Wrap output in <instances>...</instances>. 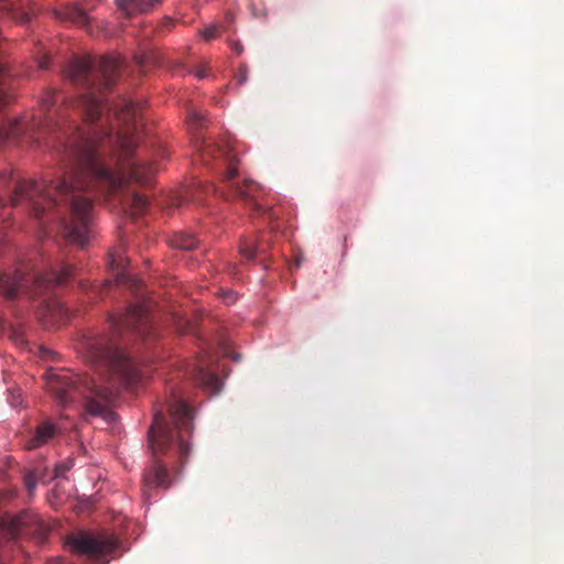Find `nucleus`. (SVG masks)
I'll use <instances>...</instances> for the list:
<instances>
[{
    "mask_svg": "<svg viewBox=\"0 0 564 564\" xmlns=\"http://www.w3.org/2000/svg\"><path fill=\"white\" fill-rule=\"evenodd\" d=\"M122 65L119 55L75 58L65 69V76L84 87L75 107L85 119V126H69L65 133V153L72 167L56 181H21L17 183L10 202L26 204L36 217L55 207L58 199L68 202L69 216L64 223L66 239L80 247L90 239L95 209L90 192L98 187L105 195L121 192L129 182L149 184L154 167L133 159L137 148V122L141 105L120 98L109 106L105 97Z\"/></svg>",
    "mask_w": 564,
    "mask_h": 564,
    "instance_id": "f257e3e1",
    "label": "nucleus"
},
{
    "mask_svg": "<svg viewBox=\"0 0 564 564\" xmlns=\"http://www.w3.org/2000/svg\"><path fill=\"white\" fill-rule=\"evenodd\" d=\"M46 388L55 402L66 406L82 397L84 409L91 416L109 417L115 387L97 384L95 380L66 369H50L45 373Z\"/></svg>",
    "mask_w": 564,
    "mask_h": 564,
    "instance_id": "f03ea898",
    "label": "nucleus"
},
{
    "mask_svg": "<svg viewBox=\"0 0 564 564\" xmlns=\"http://www.w3.org/2000/svg\"><path fill=\"white\" fill-rule=\"evenodd\" d=\"M78 350L93 365L105 367L127 388H134L142 380L138 365L107 336H84Z\"/></svg>",
    "mask_w": 564,
    "mask_h": 564,
    "instance_id": "7ed1b4c3",
    "label": "nucleus"
},
{
    "mask_svg": "<svg viewBox=\"0 0 564 564\" xmlns=\"http://www.w3.org/2000/svg\"><path fill=\"white\" fill-rule=\"evenodd\" d=\"M173 426L164 421L162 413H155L154 422L149 430V446L156 455L165 447L175 445L182 457H187L191 451L189 444L184 440L182 432L192 433L193 410L182 400H175L170 404Z\"/></svg>",
    "mask_w": 564,
    "mask_h": 564,
    "instance_id": "20e7f679",
    "label": "nucleus"
},
{
    "mask_svg": "<svg viewBox=\"0 0 564 564\" xmlns=\"http://www.w3.org/2000/svg\"><path fill=\"white\" fill-rule=\"evenodd\" d=\"M74 271L73 265H63L59 270H50L43 275L26 279L17 271L14 274H0V292L8 299H14L20 291L40 294L44 290L65 283Z\"/></svg>",
    "mask_w": 564,
    "mask_h": 564,
    "instance_id": "39448f33",
    "label": "nucleus"
},
{
    "mask_svg": "<svg viewBox=\"0 0 564 564\" xmlns=\"http://www.w3.org/2000/svg\"><path fill=\"white\" fill-rule=\"evenodd\" d=\"M111 326L116 333L133 330L142 337H147L152 330L150 318V303L143 300L130 306L124 314L111 318Z\"/></svg>",
    "mask_w": 564,
    "mask_h": 564,
    "instance_id": "423d86ee",
    "label": "nucleus"
},
{
    "mask_svg": "<svg viewBox=\"0 0 564 564\" xmlns=\"http://www.w3.org/2000/svg\"><path fill=\"white\" fill-rule=\"evenodd\" d=\"M66 543L73 554L89 557L110 554L117 549V541L112 536L85 532L69 536Z\"/></svg>",
    "mask_w": 564,
    "mask_h": 564,
    "instance_id": "0eeeda50",
    "label": "nucleus"
},
{
    "mask_svg": "<svg viewBox=\"0 0 564 564\" xmlns=\"http://www.w3.org/2000/svg\"><path fill=\"white\" fill-rule=\"evenodd\" d=\"M200 155L205 163L209 158L221 159L227 164L224 180L229 182L237 176L236 164L238 163L236 154L232 152L231 145H217L214 143H203L199 148Z\"/></svg>",
    "mask_w": 564,
    "mask_h": 564,
    "instance_id": "6e6552de",
    "label": "nucleus"
},
{
    "mask_svg": "<svg viewBox=\"0 0 564 564\" xmlns=\"http://www.w3.org/2000/svg\"><path fill=\"white\" fill-rule=\"evenodd\" d=\"M212 358L208 360L199 361V365H197L194 369V375L203 389L210 392L212 394H217L221 390L223 382L212 370Z\"/></svg>",
    "mask_w": 564,
    "mask_h": 564,
    "instance_id": "1a4fd4ad",
    "label": "nucleus"
},
{
    "mask_svg": "<svg viewBox=\"0 0 564 564\" xmlns=\"http://www.w3.org/2000/svg\"><path fill=\"white\" fill-rule=\"evenodd\" d=\"M57 433V426L50 420L43 421L25 441V448L33 449L46 445Z\"/></svg>",
    "mask_w": 564,
    "mask_h": 564,
    "instance_id": "9d476101",
    "label": "nucleus"
},
{
    "mask_svg": "<svg viewBox=\"0 0 564 564\" xmlns=\"http://www.w3.org/2000/svg\"><path fill=\"white\" fill-rule=\"evenodd\" d=\"M143 486H144V499L149 500L150 496L148 494V489L159 487V488H167L170 486L169 474L164 465L160 462L155 460L150 470H148L143 476Z\"/></svg>",
    "mask_w": 564,
    "mask_h": 564,
    "instance_id": "9b49d317",
    "label": "nucleus"
},
{
    "mask_svg": "<svg viewBox=\"0 0 564 564\" xmlns=\"http://www.w3.org/2000/svg\"><path fill=\"white\" fill-rule=\"evenodd\" d=\"M128 263L129 261L121 249H115L110 251L109 267L111 271L115 273L117 283L134 282V279L127 271Z\"/></svg>",
    "mask_w": 564,
    "mask_h": 564,
    "instance_id": "f8f14e48",
    "label": "nucleus"
},
{
    "mask_svg": "<svg viewBox=\"0 0 564 564\" xmlns=\"http://www.w3.org/2000/svg\"><path fill=\"white\" fill-rule=\"evenodd\" d=\"M55 17L61 21H68L80 28H88L90 19L85 11L76 4H68L63 9L54 11Z\"/></svg>",
    "mask_w": 564,
    "mask_h": 564,
    "instance_id": "ddd939ff",
    "label": "nucleus"
},
{
    "mask_svg": "<svg viewBox=\"0 0 564 564\" xmlns=\"http://www.w3.org/2000/svg\"><path fill=\"white\" fill-rule=\"evenodd\" d=\"M53 470L46 465H39L26 471L24 476V482L28 490V494L32 496L35 491L37 484H47L50 480H53Z\"/></svg>",
    "mask_w": 564,
    "mask_h": 564,
    "instance_id": "4468645a",
    "label": "nucleus"
},
{
    "mask_svg": "<svg viewBox=\"0 0 564 564\" xmlns=\"http://www.w3.org/2000/svg\"><path fill=\"white\" fill-rule=\"evenodd\" d=\"M46 313L43 316L45 324L57 326L65 323L69 316V310L58 300H51L45 306Z\"/></svg>",
    "mask_w": 564,
    "mask_h": 564,
    "instance_id": "2eb2a0df",
    "label": "nucleus"
},
{
    "mask_svg": "<svg viewBox=\"0 0 564 564\" xmlns=\"http://www.w3.org/2000/svg\"><path fill=\"white\" fill-rule=\"evenodd\" d=\"M232 193L241 198L242 200L249 203L253 208L258 209L259 205L256 202V194L258 192V185L251 181H247L242 184L235 183L230 185Z\"/></svg>",
    "mask_w": 564,
    "mask_h": 564,
    "instance_id": "dca6fc26",
    "label": "nucleus"
},
{
    "mask_svg": "<svg viewBox=\"0 0 564 564\" xmlns=\"http://www.w3.org/2000/svg\"><path fill=\"white\" fill-rule=\"evenodd\" d=\"M159 1L160 0H116V3L127 15H132L152 9Z\"/></svg>",
    "mask_w": 564,
    "mask_h": 564,
    "instance_id": "f3484780",
    "label": "nucleus"
},
{
    "mask_svg": "<svg viewBox=\"0 0 564 564\" xmlns=\"http://www.w3.org/2000/svg\"><path fill=\"white\" fill-rule=\"evenodd\" d=\"M28 523L26 516H18L12 519L9 523L0 520V534H3L8 539H15L20 530L23 529Z\"/></svg>",
    "mask_w": 564,
    "mask_h": 564,
    "instance_id": "a211bd4d",
    "label": "nucleus"
},
{
    "mask_svg": "<svg viewBox=\"0 0 564 564\" xmlns=\"http://www.w3.org/2000/svg\"><path fill=\"white\" fill-rule=\"evenodd\" d=\"M170 243L173 248L181 250H193L197 246V239L192 234L178 232L171 238Z\"/></svg>",
    "mask_w": 564,
    "mask_h": 564,
    "instance_id": "6ab92c4d",
    "label": "nucleus"
},
{
    "mask_svg": "<svg viewBox=\"0 0 564 564\" xmlns=\"http://www.w3.org/2000/svg\"><path fill=\"white\" fill-rule=\"evenodd\" d=\"M129 200L131 203L132 213L135 215L143 213L149 205L148 198L137 193L132 194Z\"/></svg>",
    "mask_w": 564,
    "mask_h": 564,
    "instance_id": "aec40b11",
    "label": "nucleus"
},
{
    "mask_svg": "<svg viewBox=\"0 0 564 564\" xmlns=\"http://www.w3.org/2000/svg\"><path fill=\"white\" fill-rule=\"evenodd\" d=\"M74 466L73 459L67 458L58 464H56L53 468V478H63L65 474L70 470Z\"/></svg>",
    "mask_w": 564,
    "mask_h": 564,
    "instance_id": "412c9836",
    "label": "nucleus"
},
{
    "mask_svg": "<svg viewBox=\"0 0 564 564\" xmlns=\"http://www.w3.org/2000/svg\"><path fill=\"white\" fill-rule=\"evenodd\" d=\"M187 121H188V124H192L193 127H199L205 121V113L202 111H198L196 109H192L188 112Z\"/></svg>",
    "mask_w": 564,
    "mask_h": 564,
    "instance_id": "4be33fe9",
    "label": "nucleus"
},
{
    "mask_svg": "<svg viewBox=\"0 0 564 564\" xmlns=\"http://www.w3.org/2000/svg\"><path fill=\"white\" fill-rule=\"evenodd\" d=\"M240 252L241 254L251 260L254 258L256 253H257V249L254 248V246L250 242H247V241H243L241 245H240Z\"/></svg>",
    "mask_w": 564,
    "mask_h": 564,
    "instance_id": "5701e85b",
    "label": "nucleus"
},
{
    "mask_svg": "<svg viewBox=\"0 0 564 564\" xmlns=\"http://www.w3.org/2000/svg\"><path fill=\"white\" fill-rule=\"evenodd\" d=\"M200 36L205 40H212L216 37L217 26L215 24L208 25L199 32Z\"/></svg>",
    "mask_w": 564,
    "mask_h": 564,
    "instance_id": "b1692460",
    "label": "nucleus"
},
{
    "mask_svg": "<svg viewBox=\"0 0 564 564\" xmlns=\"http://www.w3.org/2000/svg\"><path fill=\"white\" fill-rule=\"evenodd\" d=\"M248 79V75H247V70L243 68V69H240L238 76H237V82L239 85H243Z\"/></svg>",
    "mask_w": 564,
    "mask_h": 564,
    "instance_id": "393cba45",
    "label": "nucleus"
},
{
    "mask_svg": "<svg viewBox=\"0 0 564 564\" xmlns=\"http://www.w3.org/2000/svg\"><path fill=\"white\" fill-rule=\"evenodd\" d=\"M50 58L47 56H43L37 61V66L41 69H45L48 67Z\"/></svg>",
    "mask_w": 564,
    "mask_h": 564,
    "instance_id": "a878e982",
    "label": "nucleus"
},
{
    "mask_svg": "<svg viewBox=\"0 0 564 564\" xmlns=\"http://www.w3.org/2000/svg\"><path fill=\"white\" fill-rule=\"evenodd\" d=\"M148 59H149V56H148V55H145V54H142V55H138V56H135V61H137V63H138L139 65H141V66H142V65H144V64H147V63H148Z\"/></svg>",
    "mask_w": 564,
    "mask_h": 564,
    "instance_id": "bb28decb",
    "label": "nucleus"
},
{
    "mask_svg": "<svg viewBox=\"0 0 564 564\" xmlns=\"http://www.w3.org/2000/svg\"><path fill=\"white\" fill-rule=\"evenodd\" d=\"M231 48L238 55L242 53V46L239 43H237V42L231 43Z\"/></svg>",
    "mask_w": 564,
    "mask_h": 564,
    "instance_id": "cd10ccee",
    "label": "nucleus"
},
{
    "mask_svg": "<svg viewBox=\"0 0 564 564\" xmlns=\"http://www.w3.org/2000/svg\"><path fill=\"white\" fill-rule=\"evenodd\" d=\"M19 22H28L30 20V15L25 12L21 13L19 18H17Z\"/></svg>",
    "mask_w": 564,
    "mask_h": 564,
    "instance_id": "c85d7f7f",
    "label": "nucleus"
},
{
    "mask_svg": "<svg viewBox=\"0 0 564 564\" xmlns=\"http://www.w3.org/2000/svg\"><path fill=\"white\" fill-rule=\"evenodd\" d=\"M9 463V458H6L4 460H0V476L4 473L6 466Z\"/></svg>",
    "mask_w": 564,
    "mask_h": 564,
    "instance_id": "c756f323",
    "label": "nucleus"
},
{
    "mask_svg": "<svg viewBox=\"0 0 564 564\" xmlns=\"http://www.w3.org/2000/svg\"><path fill=\"white\" fill-rule=\"evenodd\" d=\"M195 75L198 79H203L206 77V73L203 69L197 70Z\"/></svg>",
    "mask_w": 564,
    "mask_h": 564,
    "instance_id": "7c9ffc66",
    "label": "nucleus"
},
{
    "mask_svg": "<svg viewBox=\"0 0 564 564\" xmlns=\"http://www.w3.org/2000/svg\"><path fill=\"white\" fill-rule=\"evenodd\" d=\"M52 498H56V494H55L54 490L50 494V501L51 502H52Z\"/></svg>",
    "mask_w": 564,
    "mask_h": 564,
    "instance_id": "2f4dec72",
    "label": "nucleus"
},
{
    "mask_svg": "<svg viewBox=\"0 0 564 564\" xmlns=\"http://www.w3.org/2000/svg\"><path fill=\"white\" fill-rule=\"evenodd\" d=\"M19 403H20V401H18V399H14V400L12 401V404H13L14 406H17Z\"/></svg>",
    "mask_w": 564,
    "mask_h": 564,
    "instance_id": "473e14b6",
    "label": "nucleus"
},
{
    "mask_svg": "<svg viewBox=\"0 0 564 564\" xmlns=\"http://www.w3.org/2000/svg\"><path fill=\"white\" fill-rule=\"evenodd\" d=\"M4 183L3 176L0 175V184Z\"/></svg>",
    "mask_w": 564,
    "mask_h": 564,
    "instance_id": "72a5a7b5",
    "label": "nucleus"
},
{
    "mask_svg": "<svg viewBox=\"0 0 564 564\" xmlns=\"http://www.w3.org/2000/svg\"><path fill=\"white\" fill-rule=\"evenodd\" d=\"M227 19H228V21H231L230 14H227Z\"/></svg>",
    "mask_w": 564,
    "mask_h": 564,
    "instance_id": "f704fd0d",
    "label": "nucleus"
}]
</instances>
